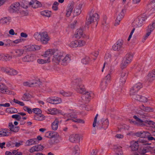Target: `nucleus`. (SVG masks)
<instances>
[{"label": "nucleus", "mask_w": 155, "mask_h": 155, "mask_svg": "<svg viewBox=\"0 0 155 155\" xmlns=\"http://www.w3.org/2000/svg\"><path fill=\"white\" fill-rule=\"evenodd\" d=\"M71 60L70 55L67 54L65 56L61 55L60 52L59 51L58 54H54L53 61L57 64L60 63L63 65H66L69 63Z\"/></svg>", "instance_id": "1"}, {"label": "nucleus", "mask_w": 155, "mask_h": 155, "mask_svg": "<svg viewBox=\"0 0 155 155\" xmlns=\"http://www.w3.org/2000/svg\"><path fill=\"white\" fill-rule=\"evenodd\" d=\"M99 20V15L96 12L91 11L90 13L89 16L87 18L86 23L87 25L92 24L96 27Z\"/></svg>", "instance_id": "2"}, {"label": "nucleus", "mask_w": 155, "mask_h": 155, "mask_svg": "<svg viewBox=\"0 0 155 155\" xmlns=\"http://www.w3.org/2000/svg\"><path fill=\"white\" fill-rule=\"evenodd\" d=\"M147 19L145 15H141L138 16L132 22V25L136 27H141L143 22Z\"/></svg>", "instance_id": "3"}, {"label": "nucleus", "mask_w": 155, "mask_h": 155, "mask_svg": "<svg viewBox=\"0 0 155 155\" xmlns=\"http://www.w3.org/2000/svg\"><path fill=\"white\" fill-rule=\"evenodd\" d=\"M59 51L57 49H49L45 51V53L42 55L44 58H47V59H49V62H50L51 57L54 54H58Z\"/></svg>", "instance_id": "4"}, {"label": "nucleus", "mask_w": 155, "mask_h": 155, "mask_svg": "<svg viewBox=\"0 0 155 155\" xmlns=\"http://www.w3.org/2000/svg\"><path fill=\"white\" fill-rule=\"evenodd\" d=\"M46 136L49 138H53L55 139L54 142L56 143H58L60 141V137L59 134L56 132L54 131H48L46 133Z\"/></svg>", "instance_id": "5"}, {"label": "nucleus", "mask_w": 155, "mask_h": 155, "mask_svg": "<svg viewBox=\"0 0 155 155\" xmlns=\"http://www.w3.org/2000/svg\"><path fill=\"white\" fill-rule=\"evenodd\" d=\"M109 124L108 120L107 119H102L100 121H98L97 127L99 129H102L106 130L108 127Z\"/></svg>", "instance_id": "6"}, {"label": "nucleus", "mask_w": 155, "mask_h": 155, "mask_svg": "<svg viewBox=\"0 0 155 155\" xmlns=\"http://www.w3.org/2000/svg\"><path fill=\"white\" fill-rule=\"evenodd\" d=\"M74 36L77 39H79L81 38L86 39L89 38V36L88 35H85L83 29L81 28L77 29L74 34Z\"/></svg>", "instance_id": "7"}, {"label": "nucleus", "mask_w": 155, "mask_h": 155, "mask_svg": "<svg viewBox=\"0 0 155 155\" xmlns=\"http://www.w3.org/2000/svg\"><path fill=\"white\" fill-rule=\"evenodd\" d=\"M41 82L39 80H33L25 82L23 83V85L30 87L39 86Z\"/></svg>", "instance_id": "8"}, {"label": "nucleus", "mask_w": 155, "mask_h": 155, "mask_svg": "<svg viewBox=\"0 0 155 155\" xmlns=\"http://www.w3.org/2000/svg\"><path fill=\"white\" fill-rule=\"evenodd\" d=\"M50 40V38L47 32H43L41 33V37L40 41L43 44H46L48 41Z\"/></svg>", "instance_id": "9"}, {"label": "nucleus", "mask_w": 155, "mask_h": 155, "mask_svg": "<svg viewBox=\"0 0 155 155\" xmlns=\"http://www.w3.org/2000/svg\"><path fill=\"white\" fill-rule=\"evenodd\" d=\"M21 4L15 2L12 4L9 7V10L11 12H14L19 11Z\"/></svg>", "instance_id": "10"}, {"label": "nucleus", "mask_w": 155, "mask_h": 155, "mask_svg": "<svg viewBox=\"0 0 155 155\" xmlns=\"http://www.w3.org/2000/svg\"><path fill=\"white\" fill-rule=\"evenodd\" d=\"M83 94L81 97L82 102L84 104L88 103L90 101V93L86 91Z\"/></svg>", "instance_id": "11"}, {"label": "nucleus", "mask_w": 155, "mask_h": 155, "mask_svg": "<svg viewBox=\"0 0 155 155\" xmlns=\"http://www.w3.org/2000/svg\"><path fill=\"white\" fill-rule=\"evenodd\" d=\"M74 7V3L72 2L69 3L68 5L66 10V15L67 17H69L72 12Z\"/></svg>", "instance_id": "12"}, {"label": "nucleus", "mask_w": 155, "mask_h": 155, "mask_svg": "<svg viewBox=\"0 0 155 155\" xmlns=\"http://www.w3.org/2000/svg\"><path fill=\"white\" fill-rule=\"evenodd\" d=\"M123 41L122 40L118 41L116 43L112 46L113 50L115 51H119L123 48Z\"/></svg>", "instance_id": "13"}, {"label": "nucleus", "mask_w": 155, "mask_h": 155, "mask_svg": "<svg viewBox=\"0 0 155 155\" xmlns=\"http://www.w3.org/2000/svg\"><path fill=\"white\" fill-rule=\"evenodd\" d=\"M80 139L79 134H73L70 135L69 137V141L73 143H76Z\"/></svg>", "instance_id": "14"}, {"label": "nucleus", "mask_w": 155, "mask_h": 155, "mask_svg": "<svg viewBox=\"0 0 155 155\" xmlns=\"http://www.w3.org/2000/svg\"><path fill=\"white\" fill-rule=\"evenodd\" d=\"M21 8H20V10H19V12L22 15H27L28 14V11L26 9L28 7L27 5L25 4V5H22V3H21Z\"/></svg>", "instance_id": "15"}, {"label": "nucleus", "mask_w": 155, "mask_h": 155, "mask_svg": "<svg viewBox=\"0 0 155 155\" xmlns=\"http://www.w3.org/2000/svg\"><path fill=\"white\" fill-rule=\"evenodd\" d=\"M140 142V141H133L130 143V147L132 151H135L138 150L139 146L138 142Z\"/></svg>", "instance_id": "16"}, {"label": "nucleus", "mask_w": 155, "mask_h": 155, "mask_svg": "<svg viewBox=\"0 0 155 155\" xmlns=\"http://www.w3.org/2000/svg\"><path fill=\"white\" fill-rule=\"evenodd\" d=\"M81 84V81L80 78H75L72 81V85L74 89Z\"/></svg>", "instance_id": "17"}, {"label": "nucleus", "mask_w": 155, "mask_h": 155, "mask_svg": "<svg viewBox=\"0 0 155 155\" xmlns=\"http://www.w3.org/2000/svg\"><path fill=\"white\" fill-rule=\"evenodd\" d=\"M155 79V69L150 72L147 75V79L149 82H152Z\"/></svg>", "instance_id": "18"}, {"label": "nucleus", "mask_w": 155, "mask_h": 155, "mask_svg": "<svg viewBox=\"0 0 155 155\" xmlns=\"http://www.w3.org/2000/svg\"><path fill=\"white\" fill-rule=\"evenodd\" d=\"M136 135L142 138L147 137L148 136L150 135V133L147 131H142L137 132L136 134Z\"/></svg>", "instance_id": "19"}, {"label": "nucleus", "mask_w": 155, "mask_h": 155, "mask_svg": "<svg viewBox=\"0 0 155 155\" xmlns=\"http://www.w3.org/2000/svg\"><path fill=\"white\" fill-rule=\"evenodd\" d=\"M134 118L136 119V121H133L132 120L130 121V123H133L134 124H137L139 126H142L144 125L143 121L138 117L136 116H134Z\"/></svg>", "instance_id": "20"}, {"label": "nucleus", "mask_w": 155, "mask_h": 155, "mask_svg": "<svg viewBox=\"0 0 155 155\" xmlns=\"http://www.w3.org/2000/svg\"><path fill=\"white\" fill-rule=\"evenodd\" d=\"M29 4L31 5L33 8H36L41 6V3L37 0H32L29 3Z\"/></svg>", "instance_id": "21"}, {"label": "nucleus", "mask_w": 155, "mask_h": 155, "mask_svg": "<svg viewBox=\"0 0 155 155\" xmlns=\"http://www.w3.org/2000/svg\"><path fill=\"white\" fill-rule=\"evenodd\" d=\"M0 92L4 94H9V92L7 87L3 84H0Z\"/></svg>", "instance_id": "22"}, {"label": "nucleus", "mask_w": 155, "mask_h": 155, "mask_svg": "<svg viewBox=\"0 0 155 155\" xmlns=\"http://www.w3.org/2000/svg\"><path fill=\"white\" fill-rule=\"evenodd\" d=\"M38 143V140L36 138L31 139L28 140L26 142L25 144L27 146H30Z\"/></svg>", "instance_id": "23"}, {"label": "nucleus", "mask_w": 155, "mask_h": 155, "mask_svg": "<svg viewBox=\"0 0 155 155\" xmlns=\"http://www.w3.org/2000/svg\"><path fill=\"white\" fill-rule=\"evenodd\" d=\"M10 134L9 130L7 128L0 130V137L8 136Z\"/></svg>", "instance_id": "24"}, {"label": "nucleus", "mask_w": 155, "mask_h": 155, "mask_svg": "<svg viewBox=\"0 0 155 155\" xmlns=\"http://www.w3.org/2000/svg\"><path fill=\"white\" fill-rule=\"evenodd\" d=\"M8 127L10 131H12L15 132H18L19 130V127L16 126L15 127L12 123H9Z\"/></svg>", "instance_id": "25"}, {"label": "nucleus", "mask_w": 155, "mask_h": 155, "mask_svg": "<svg viewBox=\"0 0 155 155\" xmlns=\"http://www.w3.org/2000/svg\"><path fill=\"white\" fill-rule=\"evenodd\" d=\"M11 18L9 16L4 17L0 20V24H9L11 21Z\"/></svg>", "instance_id": "26"}, {"label": "nucleus", "mask_w": 155, "mask_h": 155, "mask_svg": "<svg viewBox=\"0 0 155 155\" xmlns=\"http://www.w3.org/2000/svg\"><path fill=\"white\" fill-rule=\"evenodd\" d=\"M75 90L77 92L81 94L84 93L86 91L84 86L82 84L80 85Z\"/></svg>", "instance_id": "27"}, {"label": "nucleus", "mask_w": 155, "mask_h": 155, "mask_svg": "<svg viewBox=\"0 0 155 155\" xmlns=\"http://www.w3.org/2000/svg\"><path fill=\"white\" fill-rule=\"evenodd\" d=\"M59 123L58 119L56 118L51 124V128L53 130H56L58 129Z\"/></svg>", "instance_id": "28"}, {"label": "nucleus", "mask_w": 155, "mask_h": 155, "mask_svg": "<svg viewBox=\"0 0 155 155\" xmlns=\"http://www.w3.org/2000/svg\"><path fill=\"white\" fill-rule=\"evenodd\" d=\"M131 62V61L129 60H127L125 58L122 61L120 65V67L122 69H124Z\"/></svg>", "instance_id": "29"}, {"label": "nucleus", "mask_w": 155, "mask_h": 155, "mask_svg": "<svg viewBox=\"0 0 155 155\" xmlns=\"http://www.w3.org/2000/svg\"><path fill=\"white\" fill-rule=\"evenodd\" d=\"M2 61H7L10 60L12 58V57L9 55L6 54H2Z\"/></svg>", "instance_id": "30"}, {"label": "nucleus", "mask_w": 155, "mask_h": 155, "mask_svg": "<svg viewBox=\"0 0 155 155\" xmlns=\"http://www.w3.org/2000/svg\"><path fill=\"white\" fill-rule=\"evenodd\" d=\"M140 108L142 110L147 112H152L153 110V109L150 107H145L143 105L140 106Z\"/></svg>", "instance_id": "31"}, {"label": "nucleus", "mask_w": 155, "mask_h": 155, "mask_svg": "<svg viewBox=\"0 0 155 155\" xmlns=\"http://www.w3.org/2000/svg\"><path fill=\"white\" fill-rule=\"evenodd\" d=\"M24 52V50L23 49H17L15 50V55L17 57L21 56Z\"/></svg>", "instance_id": "32"}, {"label": "nucleus", "mask_w": 155, "mask_h": 155, "mask_svg": "<svg viewBox=\"0 0 155 155\" xmlns=\"http://www.w3.org/2000/svg\"><path fill=\"white\" fill-rule=\"evenodd\" d=\"M82 5L80 4L78 6L76 7L74 10V13L76 15H80L81 12V8Z\"/></svg>", "instance_id": "33"}, {"label": "nucleus", "mask_w": 155, "mask_h": 155, "mask_svg": "<svg viewBox=\"0 0 155 155\" xmlns=\"http://www.w3.org/2000/svg\"><path fill=\"white\" fill-rule=\"evenodd\" d=\"M80 150L78 145L75 146L72 149V155H79Z\"/></svg>", "instance_id": "34"}, {"label": "nucleus", "mask_w": 155, "mask_h": 155, "mask_svg": "<svg viewBox=\"0 0 155 155\" xmlns=\"http://www.w3.org/2000/svg\"><path fill=\"white\" fill-rule=\"evenodd\" d=\"M114 150L116 152V155H123L121 147L120 146H115L114 147Z\"/></svg>", "instance_id": "35"}, {"label": "nucleus", "mask_w": 155, "mask_h": 155, "mask_svg": "<svg viewBox=\"0 0 155 155\" xmlns=\"http://www.w3.org/2000/svg\"><path fill=\"white\" fill-rule=\"evenodd\" d=\"M22 60L24 62H30L33 61L32 57L31 56L27 55L22 58Z\"/></svg>", "instance_id": "36"}, {"label": "nucleus", "mask_w": 155, "mask_h": 155, "mask_svg": "<svg viewBox=\"0 0 155 155\" xmlns=\"http://www.w3.org/2000/svg\"><path fill=\"white\" fill-rule=\"evenodd\" d=\"M35 120L38 121H42L45 119V116L42 114L35 115L34 117Z\"/></svg>", "instance_id": "37"}, {"label": "nucleus", "mask_w": 155, "mask_h": 155, "mask_svg": "<svg viewBox=\"0 0 155 155\" xmlns=\"http://www.w3.org/2000/svg\"><path fill=\"white\" fill-rule=\"evenodd\" d=\"M126 12V10L125 9H123L122 10L121 12L117 16L116 20L118 21H120L124 17V13Z\"/></svg>", "instance_id": "38"}, {"label": "nucleus", "mask_w": 155, "mask_h": 155, "mask_svg": "<svg viewBox=\"0 0 155 155\" xmlns=\"http://www.w3.org/2000/svg\"><path fill=\"white\" fill-rule=\"evenodd\" d=\"M18 73V72L16 70L10 68L8 74L11 76H15L17 75Z\"/></svg>", "instance_id": "39"}, {"label": "nucleus", "mask_w": 155, "mask_h": 155, "mask_svg": "<svg viewBox=\"0 0 155 155\" xmlns=\"http://www.w3.org/2000/svg\"><path fill=\"white\" fill-rule=\"evenodd\" d=\"M30 96L31 95L29 93L27 92L23 94L21 97V100L24 101H28L29 100Z\"/></svg>", "instance_id": "40"}, {"label": "nucleus", "mask_w": 155, "mask_h": 155, "mask_svg": "<svg viewBox=\"0 0 155 155\" xmlns=\"http://www.w3.org/2000/svg\"><path fill=\"white\" fill-rule=\"evenodd\" d=\"M108 83L105 80H103L101 84V88L102 90H104L107 86Z\"/></svg>", "instance_id": "41"}, {"label": "nucleus", "mask_w": 155, "mask_h": 155, "mask_svg": "<svg viewBox=\"0 0 155 155\" xmlns=\"http://www.w3.org/2000/svg\"><path fill=\"white\" fill-rule=\"evenodd\" d=\"M57 110L55 108L52 109L49 108L46 110V111L49 114H55L57 113Z\"/></svg>", "instance_id": "42"}, {"label": "nucleus", "mask_w": 155, "mask_h": 155, "mask_svg": "<svg viewBox=\"0 0 155 155\" xmlns=\"http://www.w3.org/2000/svg\"><path fill=\"white\" fill-rule=\"evenodd\" d=\"M37 62L39 64H44L49 63V59H38L37 61Z\"/></svg>", "instance_id": "43"}, {"label": "nucleus", "mask_w": 155, "mask_h": 155, "mask_svg": "<svg viewBox=\"0 0 155 155\" xmlns=\"http://www.w3.org/2000/svg\"><path fill=\"white\" fill-rule=\"evenodd\" d=\"M135 89L136 91H138L142 87V84L140 83H138L135 84L133 86Z\"/></svg>", "instance_id": "44"}, {"label": "nucleus", "mask_w": 155, "mask_h": 155, "mask_svg": "<svg viewBox=\"0 0 155 155\" xmlns=\"http://www.w3.org/2000/svg\"><path fill=\"white\" fill-rule=\"evenodd\" d=\"M10 68L6 67H0V71L8 74Z\"/></svg>", "instance_id": "45"}, {"label": "nucleus", "mask_w": 155, "mask_h": 155, "mask_svg": "<svg viewBox=\"0 0 155 155\" xmlns=\"http://www.w3.org/2000/svg\"><path fill=\"white\" fill-rule=\"evenodd\" d=\"M69 46L71 48H75L78 47L77 41L75 40L71 41L69 44Z\"/></svg>", "instance_id": "46"}, {"label": "nucleus", "mask_w": 155, "mask_h": 155, "mask_svg": "<svg viewBox=\"0 0 155 155\" xmlns=\"http://www.w3.org/2000/svg\"><path fill=\"white\" fill-rule=\"evenodd\" d=\"M77 41L78 47H81L85 45L86 42L82 40H80Z\"/></svg>", "instance_id": "47"}, {"label": "nucleus", "mask_w": 155, "mask_h": 155, "mask_svg": "<svg viewBox=\"0 0 155 155\" xmlns=\"http://www.w3.org/2000/svg\"><path fill=\"white\" fill-rule=\"evenodd\" d=\"M61 98L58 97H53V104H58L61 103Z\"/></svg>", "instance_id": "48"}, {"label": "nucleus", "mask_w": 155, "mask_h": 155, "mask_svg": "<svg viewBox=\"0 0 155 155\" xmlns=\"http://www.w3.org/2000/svg\"><path fill=\"white\" fill-rule=\"evenodd\" d=\"M51 14V12L48 10L44 11L41 12V14L42 15L48 17L50 16Z\"/></svg>", "instance_id": "49"}, {"label": "nucleus", "mask_w": 155, "mask_h": 155, "mask_svg": "<svg viewBox=\"0 0 155 155\" xmlns=\"http://www.w3.org/2000/svg\"><path fill=\"white\" fill-rule=\"evenodd\" d=\"M134 56V54L132 53L129 52L127 53L125 56V58L129 60L130 61H131Z\"/></svg>", "instance_id": "50"}, {"label": "nucleus", "mask_w": 155, "mask_h": 155, "mask_svg": "<svg viewBox=\"0 0 155 155\" xmlns=\"http://www.w3.org/2000/svg\"><path fill=\"white\" fill-rule=\"evenodd\" d=\"M33 36L35 38L36 40L39 41H40L41 37V33L38 32H35L34 35Z\"/></svg>", "instance_id": "51"}, {"label": "nucleus", "mask_w": 155, "mask_h": 155, "mask_svg": "<svg viewBox=\"0 0 155 155\" xmlns=\"http://www.w3.org/2000/svg\"><path fill=\"white\" fill-rule=\"evenodd\" d=\"M6 110L10 113H15L18 112L17 109L14 107L8 108L6 109Z\"/></svg>", "instance_id": "52"}, {"label": "nucleus", "mask_w": 155, "mask_h": 155, "mask_svg": "<svg viewBox=\"0 0 155 155\" xmlns=\"http://www.w3.org/2000/svg\"><path fill=\"white\" fill-rule=\"evenodd\" d=\"M90 60V59L89 57H86L82 60V62L84 64H86L89 63Z\"/></svg>", "instance_id": "53"}, {"label": "nucleus", "mask_w": 155, "mask_h": 155, "mask_svg": "<svg viewBox=\"0 0 155 155\" xmlns=\"http://www.w3.org/2000/svg\"><path fill=\"white\" fill-rule=\"evenodd\" d=\"M69 120H71L75 122H77L78 123H82L84 124V121L81 119H76L75 118V119H67L66 121H68Z\"/></svg>", "instance_id": "54"}, {"label": "nucleus", "mask_w": 155, "mask_h": 155, "mask_svg": "<svg viewBox=\"0 0 155 155\" xmlns=\"http://www.w3.org/2000/svg\"><path fill=\"white\" fill-rule=\"evenodd\" d=\"M128 76V73L125 71H122L120 74V77L127 78Z\"/></svg>", "instance_id": "55"}, {"label": "nucleus", "mask_w": 155, "mask_h": 155, "mask_svg": "<svg viewBox=\"0 0 155 155\" xmlns=\"http://www.w3.org/2000/svg\"><path fill=\"white\" fill-rule=\"evenodd\" d=\"M32 111L36 115L41 114L42 113L41 110L38 108H34L33 109Z\"/></svg>", "instance_id": "56"}, {"label": "nucleus", "mask_w": 155, "mask_h": 155, "mask_svg": "<svg viewBox=\"0 0 155 155\" xmlns=\"http://www.w3.org/2000/svg\"><path fill=\"white\" fill-rule=\"evenodd\" d=\"M135 89L134 88V87H132L130 90V96H132L136 94L138 92L137 91H136Z\"/></svg>", "instance_id": "57"}, {"label": "nucleus", "mask_w": 155, "mask_h": 155, "mask_svg": "<svg viewBox=\"0 0 155 155\" xmlns=\"http://www.w3.org/2000/svg\"><path fill=\"white\" fill-rule=\"evenodd\" d=\"M36 151H38L43 150L44 149L43 146L41 145H37L35 146Z\"/></svg>", "instance_id": "58"}, {"label": "nucleus", "mask_w": 155, "mask_h": 155, "mask_svg": "<svg viewBox=\"0 0 155 155\" xmlns=\"http://www.w3.org/2000/svg\"><path fill=\"white\" fill-rule=\"evenodd\" d=\"M13 102L16 104H18L21 106H23L25 105V104L23 102L20 101L15 99H13Z\"/></svg>", "instance_id": "59"}, {"label": "nucleus", "mask_w": 155, "mask_h": 155, "mask_svg": "<svg viewBox=\"0 0 155 155\" xmlns=\"http://www.w3.org/2000/svg\"><path fill=\"white\" fill-rule=\"evenodd\" d=\"M154 29V28L150 24L147 27V31L151 33Z\"/></svg>", "instance_id": "60"}, {"label": "nucleus", "mask_w": 155, "mask_h": 155, "mask_svg": "<svg viewBox=\"0 0 155 155\" xmlns=\"http://www.w3.org/2000/svg\"><path fill=\"white\" fill-rule=\"evenodd\" d=\"M127 78H123L120 77V85H123L125 82Z\"/></svg>", "instance_id": "61"}, {"label": "nucleus", "mask_w": 155, "mask_h": 155, "mask_svg": "<svg viewBox=\"0 0 155 155\" xmlns=\"http://www.w3.org/2000/svg\"><path fill=\"white\" fill-rule=\"evenodd\" d=\"M138 100L139 101L141 102H146L147 101V99L146 97L141 96H140V97Z\"/></svg>", "instance_id": "62"}, {"label": "nucleus", "mask_w": 155, "mask_h": 155, "mask_svg": "<svg viewBox=\"0 0 155 155\" xmlns=\"http://www.w3.org/2000/svg\"><path fill=\"white\" fill-rule=\"evenodd\" d=\"M60 93L62 94L63 96L65 97H68L71 95V94L70 92H65L64 91H62L60 92Z\"/></svg>", "instance_id": "63"}, {"label": "nucleus", "mask_w": 155, "mask_h": 155, "mask_svg": "<svg viewBox=\"0 0 155 155\" xmlns=\"http://www.w3.org/2000/svg\"><path fill=\"white\" fill-rule=\"evenodd\" d=\"M23 109L25 111H27L30 114H31L32 111L31 109L27 106H25L23 107Z\"/></svg>", "instance_id": "64"}]
</instances>
